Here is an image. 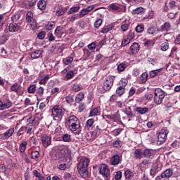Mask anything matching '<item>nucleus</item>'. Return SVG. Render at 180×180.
Listing matches in <instances>:
<instances>
[{"mask_svg":"<svg viewBox=\"0 0 180 180\" xmlns=\"http://www.w3.org/2000/svg\"><path fill=\"white\" fill-rule=\"evenodd\" d=\"M127 79H122L120 82V86H118L116 89V94L118 96H122L123 94H124V88H126V85H127Z\"/></svg>","mask_w":180,"mask_h":180,"instance_id":"nucleus-6","label":"nucleus"},{"mask_svg":"<svg viewBox=\"0 0 180 180\" xmlns=\"http://www.w3.org/2000/svg\"><path fill=\"white\" fill-rule=\"evenodd\" d=\"M11 92H15L17 95H22L20 93V84L19 83L15 82L14 83L10 88Z\"/></svg>","mask_w":180,"mask_h":180,"instance_id":"nucleus-13","label":"nucleus"},{"mask_svg":"<svg viewBox=\"0 0 180 180\" xmlns=\"http://www.w3.org/2000/svg\"><path fill=\"white\" fill-rule=\"evenodd\" d=\"M159 2L163 4V12L169 11V8H168L169 0H160Z\"/></svg>","mask_w":180,"mask_h":180,"instance_id":"nucleus-35","label":"nucleus"},{"mask_svg":"<svg viewBox=\"0 0 180 180\" xmlns=\"http://www.w3.org/2000/svg\"><path fill=\"white\" fill-rule=\"evenodd\" d=\"M54 26H56V23L54 22H48L46 25V30H53L54 29Z\"/></svg>","mask_w":180,"mask_h":180,"instance_id":"nucleus-55","label":"nucleus"},{"mask_svg":"<svg viewBox=\"0 0 180 180\" xmlns=\"http://www.w3.org/2000/svg\"><path fill=\"white\" fill-rule=\"evenodd\" d=\"M64 81H69L71 78H74V71L70 70L69 68H65L61 71Z\"/></svg>","mask_w":180,"mask_h":180,"instance_id":"nucleus-8","label":"nucleus"},{"mask_svg":"<svg viewBox=\"0 0 180 180\" xmlns=\"http://www.w3.org/2000/svg\"><path fill=\"white\" fill-rule=\"evenodd\" d=\"M126 67H127V65H126V63H120L117 66V70L119 71V72H122L124 70H126Z\"/></svg>","mask_w":180,"mask_h":180,"instance_id":"nucleus-52","label":"nucleus"},{"mask_svg":"<svg viewBox=\"0 0 180 180\" xmlns=\"http://www.w3.org/2000/svg\"><path fill=\"white\" fill-rule=\"evenodd\" d=\"M99 173L105 178V180H109L110 178V169L106 165H103L100 167Z\"/></svg>","mask_w":180,"mask_h":180,"instance_id":"nucleus-5","label":"nucleus"},{"mask_svg":"<svg viewBox=\"0 0 180 180\" xmlns=\"http://www.w3.org/2000/svg\"><path fill=\"white\" fill-rule=\"evenodd\" d=\"M134 155L135 158L140 159L141 158L143 155V151H141V149H136L135 151L134 152Z\"/></svg>","mask_w":180,"mask_h":180,"instance_id":"nucleus-40","label":"nucleus"},{"mask_svg":"<svg viewBox=\"0 0 180 180\" xmlns=\"http://www.w3.org/2000/svg\"><path fill=\"white\" fill-rule=\"evenodd\" d=\"M20 30V27L19 26V25H18V23L11 22L8 25V30L11 33H15Z\"/></svg>","mask_w":180,"mask_h":180,"instance_id":"nucleus-16","label":"nucleus"},{"mask_svg":"<svg viewBox=\"0 0 180 180\" xmlns=\"http://www.w3.org/2000/svg\"><path fill=\"white\" fill-rule=\"evenodd\" d=\"M26 146H27V143L26 141H23L20 143L19 150L20 153H25L26 150Z\"/></svg>","mask_w":180,"mask_h":180,"instance_id":"nucleus-53","label":"nucleus"},{"mask_svg":"<svg viewBox=\"0 0 180 180\" xmlns=\"http://www.w3.org/2000/svg\"><path fill=\"white\" fill-rule=\"evenodd\" d=\"M53 157L54 160H61V158L63 157V152H61L60 150H58L53 152Z\"/></svg>","mask_w":180,"mask_h":180,"instance_id":"nucleus-30","label":"nucleus"},{"mask_svg":"<svg viewBox=\"0 0 180 180\" xmlns=\"http://www.w3.org/2000/svg\"><path fill=\"white\" fill-rule=\"evenodd\" d=\"M136 33H143L144 32V25L139 24L135 28Z\"/></svg>","mask_w":180,"mask_h":180,"instance_id":"nucleus-45","label":"nucleus"},{"mask_svg":"<svg viewBox=\"0 0 180 180\" xmlns=\"http://www.w3.org/2000/svg\"><path fill=\"white\" fill-rule=\"evenodd\" d=\"M89 159L86 158H79L77 169L79 175L82 178H86L88 176V166L89 165Z\"/></svg>","mask_w":180,"mask_h":180,"instance_id":"nucleus-1","label":"nucleus"},{"mask_svg":"<svg viewBox=\"0 0 180 180\" xmlns=\"http://www.w3.org/2000/svg\"><path fill=\"white\" fill-rule=\"evenodd\" d=\"M161 32H169L171 30V23L166 22L160 27Z\"/></svg>","mask_w":180,"mask_h":180,"instance_id":"nucleus-26","label":"nucleus"},{"mask_svg":"<svg viewBox=\"0 0 180 180\" xmlns=\"http://www.w3.org/2000/svg\"><path fill=\"white\" fill-rule=\"evenodd\" d=\"M84 57L86 60L91 58L92 52L89 51L88 49H84Z\"/></svg>","mask_w":180,"mask_h":180,"instance_id":"nucleus-41","label":"nucleus"},{"mask_svg":"<svg viewBox=\"0 0 180 180\" xmlns=\"http://www.w3.org/2000/svg\"><path fill=\"white\" fill-rule=\"evenodd\" d=\"M129 27H130V22H124L121 25L122 32H127Z\"/></svg>","mask_w":180,"mask_h":180,"instance_id":"nucleus-44","label":"nucleus"},{"mask_svg":"<svg viewBox=\"0 0 180 180\" xmlns=\"http://www.w3.org/2000/svg\"><path fill=\"white\" fill-rule=\"evenodd\" d=\"M41 141L42 143L43 146L45 148H47V147H49V146L51 144V136L47 134L41 135Z\"/></svg>","mask_w":180,"mask_h":180,"instance_id":"nucleus-9","label":"nucleus"},{"mask_svg":"<svg viewBox=\"0 0 180 180\" xmlns=\"http://www.w3.org/2000/svg\"><path fill=\"white\" fill-rule=\"evenodd\" d=\"M157 154V150L154 149L145 148L143 150V155L145 158H154V156Z\"/></svg>","mask_w":180,"mask_h":180,"instance_id":"nucleus-10","label":"nucleus"},{"mask_svg":"<svg viewBox=\"0 0 180 180\" xmlns=\"http://www.w3.org/2000/svg\"><path fill=\"white\" fill-rule=\"evenodd\" d=\"M72 91H74V92H79V91H81V86H79V84H73L72 85Z\"/></svg>","mask_w":180,"mask_h":180,"instance_id":"nucleus-59","label":"nucleus"},{"mask_svg":"<svg viewBox=\"0 0 180 180\" xmlns=\"http://www.w3.org/2000/svg\"><path fill=\"white\" fill-rule=\"evenodd\" d=\"M124 113H125V115H127V116L129 117V119H133V117H134L133 111L131 110H130V108L129 110H126L124 111Z\"/></svg>","mask_w":180,"mask_h":180,"instance_id":"nucleus-54","label":"nucleus"},{"mask_svg":"<svg viewBox=\"0 0 180 180\" xmlns=\"http://www.w3.org/2000/svg\"><path fill=\"white\" fill-rule=\"evenodd\" d=\"M94 123H95V120H94V118L89 119L86 121V127H87L88 129H90V127H92V126H94Z\"/></svg>","mask_w":180,"mask_h":180,"instance_id":"nucleus-51","label":"nucleus"},{"mask_svg":"<svg viewBox=\"0 0 180 180\" xmlns=\"http://www.w3.org/2000/svg\"><path fill=\"white\" fill-rule=\"evenodd\" d=\"M34 91H36V86L35 85H31L27 89L28 94H34Z\"/></svg>","mask_w":180,"mask_h":180,"instance_id":"nucleus-62","label":"nucleus"},{"mask_svg":"<svg viewBox=\"0 0 180 180\" xmlns=\"http://www.w3.org/2000/svg\"><path fill=\"white\" fill-rule=\"evenodd\" d=\"M84 98H85V95L84 93L80 92L76 95L75 101L76 103H79V102L83 101Z\"/></svg>","mask_w":180,"mask_h":180,"instance_id":"nucleus-34","label":"nucleus"},{"mask_svg":"<svg viewBox=\"0 0 180 180\" xmlns=\"http://www.w3.org/2000/svg\"><path fill=\"white\" fill-rule=\"evenodd\" d=\"M136 112L139 113V115H146L148 112V108H141V107H137L136 108Z\"/></svg>","mask_w":180,"mask_h":180,"instance_id":"nucleus-31","label":"nucleus"},{"mask_svg":"<svg viewBox=\"0 0 180 180\" xmlns=\"http://www.w3.org/2000/svg\"><path fill=\"white\" fill-rule=\"evenodd\" d=\"M124 176L126 180H131L134 178V174L130 170H126L124 172Z\"/></svg>","mask_w":180,"mask_h":180,"instance_id":"nucleus-32","label":"nucleus"},{"mask_svg":"<svg viewBox=\"0 0 180 180\" xmlns=\"http://www.w3.org/2000/svg\"><path fill=\"white\" fill-rule=\"evenodd\" d=\"M31 157H32V160H37V158H39V157H40V153L37 150L33 151L32 153Z\"/></svg>","mask_w":180,"mask_h":180,"instance_id":"nucleus-57","label":"nucleus"},{"mask_svg":"<svg viewBox=\"0 0 180 180\" xmlns=\"http://www.w3.org/2000/svg\"><path fill=\"white\" fill-rule=\"evenodd\" d=\"M49 79H50V75L48 74L47 75H46L44 78H42L39 81V84L41 85H46V84H47V82L49 81Z\"/></svg>","mask_w":180,"mask_h":180,"instance_id":"nucleus-48","label":"nucleus"},{"mask_svg":"<svg viewBox=\"0 0 180 180\" xmlns=\"http://www.w3.org/2000/svg\"><path fill=\"white\" fill-rule=\"evenodd\" d=\"M79 119L75 115H70L68 119L66 120L67 124L68 126L73 124V123H75L76 122H78Z\"/></svg>","mask_w":180,"mask_h":180,"instance_id":"nucleus-22","label":"nucleus"},{"mask_svg":"<svg viewBox=\"0 0 180 180\" xmlns=\"http://www.w3.org/2000/svg\"><path fill=\"white\" fill-rule=\"evenodd\" d=\"M158 32H160L158 28L155 27H148L147 30V33L148 34H158Z\"/></svg>","mask_w":180,"mask_h":180,"instance_id":"nucleus-33","label":"nucleus"},{"mask_svg":"<svg viewBox=\"0 0 180 180\" xmlns=\"http://www.w3.org/2000/svg\"><path fill=\"white\" fill-rule=\"evenodd\" d=\"M13 133H15V129L11 128L8 130H7L6 132H4L3 134H1V139H3V140H8L9 137H11Z\"/></svg>","mask_w":180,"mask_h":180,"instance_id":"nucleus-15","label":"nucleus"},{"mask_svg":"<svg viewBox=\"0 0 180 180\" xmlns=\"http://www.w3.org/2000/svg\"><path fill=\"white\" fill-rule=\"evenodd\" d=\"M37 6L40 11H44L47 6V0H39Z\"/></svg>","mask_w":180,"mask_h":180,"instance_id":"nucleus-23","label":"nucleus"},{"mask_svg":"<svg viewBox=\"0 0 180 180\" xmlns=\"http://www.w3.org/2000/svg\"><path fill=\"white\" fill-rule=\"evenodd\" d=\"M144 8L143 7H138L134 10H132L133 15H140L142 12H143Z\"/></svg>","mask_w":180,"mask_h":180,"instance_id":"nucleus-46","label":"nucleus"},{"mask_svg":"<svg viewBox=\"0 0 180 180\" xmlns=\"http://www.w3.org/2000/svg\"><path fill=\"white\" fill-rule=\"evenodd\" d=\"M158 169H159L158 164L154 163L152 165L151 169L150 170V175H151V176H153L154 178V175L158 174V172H159Z\"/></svg>","mask_w":180,"mask_h":180,"instance_id":"nucleus-20","label":"nucleus"},{"mask_svg":"<svg viewBox=\"0 0 180 180\" xmlns=\"http://www.w3.org/2000/svg\"><path fill=\"white\" fill-rule=\"evenodd\" d=\"M3 105L4 106V109H9L12 106V101L9 99H6L4 103H3Z\"/></svg>","mask_w":180,"mask_h":180,"instance_id":"nucleus-50","label":"nucleus"},{"mask_svg":"<svg viewBox=\"0 0 180 180\" xmlns=\"http://www.w3.org/2000/svg\"><path fill=\"white\" fill-rule=\"evenodd\" d=\"M68 9V8H67L66 7H62L59 8L58 11H56V16H63V15H64V13L67 12Z\"/></svg>","mask_w":180,"mask_h":180,"instance_id":"nucleus-37","label":"nucleus"},{"mask_svg":"<svg viewBox=\"0 0 180 180\" xmlns=\"http://www.w3.org/2000/svg\"><path fill=\"white\" fill-rule=\"evenodd\" d=\"M169 49V43L168 42H164L160 46V50L162 51H167Z\"/></svg>","mask_w":180,"mask_h":180,"instance_id":"nucleus-47","label":"nucleus"},{"mask_svg":"<svg viewBox=\"0 0 180 180\" xmlns=\"http://www.w3.org/2000/svg\"><path fill=\"white\" fill-rule=\"evenodd\" d=\"M67 103L71 104L74 103V97L72 96H67L65 97Z\"/></svg>","mask_w":180,"mask_h":180,"instance_id":"nucleus-61","label":"nucleus"},{"mask_svg":"<svg viewBox=\"0 0 180 180\" xmlns=\"http://www.w3.org/2000/svg\"><path fill=\"white\" fill-rule=\"evenodd\" d=\"M162 71V68L151 70L149 72V77L150 78H154V77H157V75H160V72H161Z\"/></svg>","mask_w":180,"mask_h":180,"instance_id":"nucleus-29","label":"nucleus"},{"mask_svg":"<svg viewBox=\"0 0 180 180\" xmlns=\"http://www.w3.org/2000/svg\"><path fill=\"white\" fill-rule=\"evenodd\" d=\"M113 82H115V76L109 75L105 77L103 88L105 91H110L112 86H113Z\"/></svg>","mask_w":180,"mask_h":180,"instance_id":"nucleus-3","label":"nucleus"},{"mask_svg":"<svg viewBox=\"0 0 180 180\" xmlns=\"http://www.w3.org/2000/svg\"><path fill=\"white\" fill-rule=\"evenodd\" d=\"M94 8H95V5H91L88 6L86 8L82 9L80 11L81 18H82V16H85V15H88L89 12H92V11H94Z\"/></svg>","mask_w":180,"mask_h":180,"instance_id":"nucleus-17","label":"nucleus"},{"mask_svg":"<svg viewBox=\"0 0 180 180\" xmlns=\"http://www.w3.org/2000/svg\"><path fill=\"white\" fill-rule=\"evenodd\" d=\"M43 119V116L40 113H36L34 116V118L32 120V122L30 123V126H36V124H39L40 120Z\"/></svg>","mask_w":180,"mask_h":180,"instance_id":"nucleus-12","label":"nucleus"},{"mask_svg":"<svg viewBox=\"0 0 180 180\" xmlns=\"http://www.w3.org/2000/svg\"><path fill=\"white\" fill-rule=\"evenodd\" d=\"M169 131L167 129H162L161 132L158 136L157 146H161L163 143H165L167 140V136Z\"/></svg>","mask_w":180,"mask_h":180,"instance_id":"nucleus-4","label":"nucleus"},{"mask_svg":"<svg viewBox=\"0 0 180 180\" xmlns=\"http://www.w3.org/2000/svg\"><path fill=\"white\" fill-rule=\"evenodd\" d=\"M26 21L27 22V23H30L31 27H32L33 29H34V27L37 26V22L33 17V13H32V11H28L27 13Z\"/></svg>","mask_w":180,"mask_h":180,"instance_id":"nucleus-7","label":"nucleus"},{"mask_svg":"<svg viewBox=\"0 0 180 180\" xmlns=\"http://www.w3.org/2000/svg\"><path fill=\"white\" fill-rule=\"evenodd\" d=\"M173 174L174 171L172 170V169H167L163 173H162L164 178H171Z\"/></svg>","mask_w":180,"mask_h":180,"instance_id":"nucleus-28","label":"nucleus"},{"mask_svg":"<svg viewBox=\"0 0 180 180\" xmlns=\"http://www.w3.org/2000/svg\"><path fill=\"white\" fill-rule=\"evenodd\" d=\"M62 140L64 143H71V135L68 134H64L62 135Z\"/></svg>","mask_w":180,"mask_h":180,"instance_id":"nucleus-38","label":"nucleus"},{"mask_svg":"<svg viewBox=\"0 0 180 180\" xmlns=\"http://www.w3.org/2000/svg\"><path fill=\"white\" fill-rule=\"evenodd\" d=\"M63 108L59 107L58 105H55L53 108H52V115L55 117H63Z\"/></svg>","mask_w":180,"mask_h":180,"instance_id":"nucleus-11","label":"nucleus"},{"mask_svg":"<svg viewBox=\"0 0 180 180\" xmlns=\"http://www.w3.org/2000/svg\"><path fill=\"white\" fill-rule=\"evenodd\" d=\"M134 37H136V34H134V31L130 30L128 33L127 39H129V40H133V39H134Z\"/></svg>","mask_w":180,"mask_h":180,"instance_id":"nucleus-60","label":"nucleus"},{"mask_svg":"<svg viewBox=\"0 0 180 180\" xmlns=\"http://www.w3.org/2000/svg\"><path fill=\"white\" fill-rule=\"evenodd\" d=\"M110 164L111 165H119L120 164V156L119 155H114L110 158Z\"/></svg>","mask_w":180,"mask_h":180,"instance_id":"nucleus-21","label":"nucleus"},{"mask_svg":"<svg viewBox=\"0 0 180 180\" xmlns=\"http://www.w3.org/2000/svg\"><path fill=\"white\" fill-rule=\"evenodd\" d=\"M101 115V109L99 108H95L91 110L89 112L90 117H94V116H99Z\"/></svg>","mask_w":180,"mask_h":180,"instance_id":"nucleus-24","label":"nucleus"},{"mask_svg":"<svg viewBox=\"0 0 180 180\" xmlns=\"http://www.w3.org/2000/svg\"><path fill=\"white\" fill-rule=\"evenodd\" d=\"M129 50L131 53V54H137L139 51H140V46L137 42H134L132 44V45L130 46Z\"/></svg>","mask_w":180,"mask_h":180,"instance_id":"nucleus-18","label":"nucleus"},{"mask_svg":"<svg viewBox=\"0 0 180 180\" xmlns=\"http://www.w3.org/2000/svg\"><path fill=\"white\" fill-rule=\"evenodd\" d=\"M154 102L156 105H161L164 98H165V92L162 91L161 89H156L154 91Z\"/></svg>","mask_w":180,"mask_h":180,"instance_id":"nucleus-2","label":"nucleus"},{"mask_svg":"<svg viewBox=\"0 0 180 180\" xmlns=\"http://www.w3.org/2000/svg\"><path fill=\"white\" fill-rule=\"evenodd\" d=\"M33 174L36 177L35 180H46V177L41 173L39 172L37 170H33Z\"/></svg>","mask_w":180,"mask_h":180,"instance_id":"nucleus-25","label":"nucleus"},{"mask_svg":"<svg viewBox=\"0 0 180 180\" xmlns=\"http://www.w3.org/2000/svg\"><path fill=\"white\" fill-rule=\"evenodd\" d=\"M80 7L79 6H75V7H72L69 11H68V14L71 15L72 13H75L76 12H78L79 11Z\"/></svg>","mask_w":180,"mask_h":180,"instance_id":"nucleus-56","label":"nucleus"},{"mask_svg":"<svg viewBox=\"0 0 180 180\" xmlns=\"http://www.w3.org/2000/svg\"><path fill=\"white\" fill-rule=\"evenodd\" d=\"M103 22V21L102 20V19H101V18L96 19V20L94 22V27L96 29H99V27H101V26H102Z\"/></svg>","mask_w":180,"mask_h":180,"instance_id":"nucleus-49","label":"nucleus"},{"mask_svg":"<svg viewBox=\"0 0 180 180\" xmlns=\"http://www.w3.org/2000/svg\"><path fill=\"white\" fill-rule=\"evenodd\" d=\"M60 171H65V169H68L70 168V165L67 163H61L58 167Z\"/></svg>","mask_w":180,"mask_h":180,"instance_id":"nucleus-42","label":"nucleus"},{"mask_svg":"<svg viewBox=\"0 0 180 180\" xmlns=\"http://www.w3.org/2000/svg\"><path fill=\"white\" fill-rule=\"evenodd\" d=\"M148 79V73L143 72L141 76V81L142 84H146L147 82V80Z\"/></svg>","mask_w":180,"mask_h":180,"instance_id":"nucleus-43","label":"nucleus"},{"mask_svg":"<svg viewBox=\"0 0 180 180\" xmlns=\"http://www.w3.org/2000/svg\"><path fill=\"white\" fill-rule=\"evenodd\" d=\"M113 25H105L101 30V33H108V32H110V30H113Z\"/></svg>","mask_w":180,"mask_h":180,"instance_id":"nucleus-27","label":"nucleus"},{"mask_svg":"<svg viewBox=\"0 0 180 180\" xmlns=\"http://www.w3.org/2000/svg\"><path fill=\"white\" fill-rule=\"evenodd\" d=\"M72 178V175H71V173L66 172L63 176L64 180H70V179Z\"/></svg>","mask_w":180,"mask_h":180,"instance_id":"nucleus-64","label":"nucleus"},{"mask_svg":"<svg viewBox=\"0 0 180 180\" xmlns=\"http://www.w3.org/2000/svg\"><path fill=\"white\" fill-rule=\"evenodd\" d=\"M64 28H63V27H58L56 30H55V35L57 37H61V36H63V33H64Z\"/></svg>","mask_w":180,"mask_h":180,"instance_id":"nucleus-36","label":"nucleus"},{"mask_svg":"<svg viewBox=\"0 0 180 180\" xmlns=\"http://www.w3.org/2000/svg\"><path fill=\"white\" fill-rule=\"evenodd\" d=\"M69 128L70 129L71 131H77V130H79L81 131V122L76 121L73 124L68 125Z\"/></svg>","mask_w":180,"mask_h":180,"instance_id":"nucleus-14","label":"nucleus"},{"mask_svg":"<svg viewBox=\"0 0 180 180\" xmlns=\"http://www.w3.org/2000/svg\"><path fill=\"white\" fill-rule=\"evenodd\" d=\"M101 134V129L99 128V126H96L93 131H91V135L93 137H98Z\"/></svg>","mask_w":180,"mask_h":180,"instance_id":"nucleus-39","label":"nucleus"},{"mask_svg":"<svg viewBox=\"0 0 180 180\" xmlns=\"http://www.w3.org/2000/svg\"><path fill=\"white\" fill-rule=\"evenodd\" d=\"M43 55V51L40 49H37L30 53L31 58L36 59V58H40L41 56Z\"/></svg>","mask_w":180,"mask_h":180,"instance_id":"nucleus-19","label":"nucleus"},{"mask_svg":"<svg viewBox=\"0 0 180 180\" xmlns=\"http://www.w3.org/2000/svg\"><path fill=\"white\" fill-rule=\"evenodd\" d=\"M122 172L121 171H118L116 172V174L115 176V180H120L122 179Z\"/></svg>","mask_w":180,"mask_h":180,"instance_id":"nucleus-63","label":"nucleus"},{"mask_svg":"<svg viewBox=\"0 0 180 180\" xmlns=\"http://www.w3.org/2000/svg\"><path fill=\"white\" fill-rule=\"evenodd\" d=\"M105 117H107V119H110V120H117L118 119V117L116 114L105 115Z\"/></svg>","mask_w":180,"mask_h":180,"instance_id":"nucleus-58","label":"nucleus"}]
</instances>
